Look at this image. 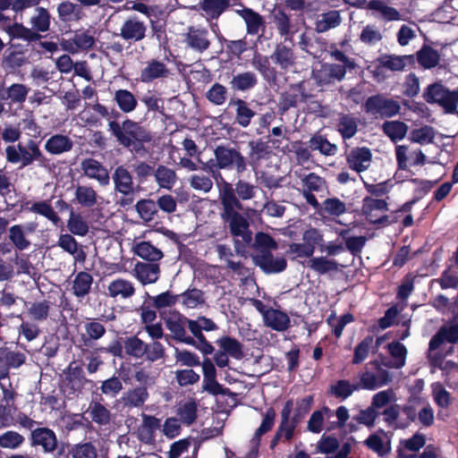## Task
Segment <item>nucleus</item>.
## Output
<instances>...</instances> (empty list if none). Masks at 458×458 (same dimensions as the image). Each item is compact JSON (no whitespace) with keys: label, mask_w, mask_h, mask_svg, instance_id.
I'll return each instance as SVG.
<instances>
[{"label":"nucleus","mask_w":458,"mask_h":458,"mask_svg":"<svg viewBox=\"0 0 458 458\" xmlns=\"http://www.w3.org/2000/svg\"><path fill=\"white\" fill-rule=\"evenodd\" d=\"M85 334L81 335V344L78 346L82 351L83 347L90 348L93 343L101 339L106 333L105 326L98 319H89L83 325Z\"/></svg>","instance_id":"obj_19"},{"label":"nucleus","mask_w":458,"mask_h":458,"mask_svg":"<svg viewBox=\"0 0 458 458\" xmlns=\"http://www.w3.org/2000/svg\"><path fill=\"white\" fill-rule=\"evenodd\" d=\"M72 458H97V450L90 442L74 445L70 450Z\"/></svg>","instance_id":"obj_64"},{"label":"nucleus","mask_w":458,"mask_h":458,"mask_svg":"<svg viewBox=\"0 0 458 458\" xmlns=\"http://www.w3.org/2000/svg\"><path fill=\"white\" fill-rule=\"evenodd\" d=\"M26 355L6 346L0 347V380L9 377L10 370L19 369L26 362Z\"/></svg>","instance_id":"obj_13"},{"label":"nucleus","mask_w":458,"mask_h":458,"mask_svg":"<svg viewBox=\"0 0 458 458\" xmlns=\"http://www.w3.org/2000/svg\"><path fill=\"white\" fill-rule=\"evenodd\" d=\"M423 98L429 104H438L446 113L453 114L458 105V90H450L441 82H435L426 88Z\"/></svg>","instance_id":"obj_5"},{"label":"nucleus","mask_w":458,"mask_h":458,"mask_svg":"<svg viewBox=\"0 0 458 458\" xmlns=\"http://www.w3.org/2000/svg\"><path fill=\"white\" fill-rule=\"evenodd\" d=\"M89 380L86 378L83 369L81 366L69 365L65 372L64 386L71 393L81 392Z\"/></svg>","instance_id":"obj_32"},{"label":"nucleus","mask_w":458,"mask_h":458,"mask_svg":"<svg viewBox=\"0 0 458 458\" xmlns=\"http://www.w3.org/2000/svg\"><path fill=\"white\" fill-rule=\"evenodd\" d=\"M401 70V56L382 55L374 63L373 77L381 81L386 79V72H396Z\"/></svg>","instance_id":"obj_25"},{"label":"nucleus","mask_w":458,"mask_h":458,"mask_svg":"<svg viewBox=\"0 0 458 458\" xmlns=\"http://www.w3.org/2000/svg\"><path fill=\"white\" fill-rule=\"evenodd\" d=\"M134 276L141 284L156 283L160 276V267L157 263L138 261L133 268Z\"/></svg>","instance_id":"obj_27"},{"label":"nucleus","mask_w":458,"mask_h":458,"mask_svg":"<svg viewBox=\"0 0 458 458\" xmlns=\"http://www.w3.org/2000/svg\"><path fill=\"white\" fill-rule=\"evenodd\" d=\"M309 148L312 151L318 150L324 156H335L337 152V146L331 143L321 134H314L309 140Z\"/></svg>","instance_id":"obj_47"},{"label":"nucleus","mask_w":458,"mask_h":458,"mask_svg":"<svg viewBox=\"0 0 458 458\" xmlns=\"http://www.w3.org/2000/svg\"><path fill=\"white\" fill-rule=\"evenodd\" d=\"M417 61L424 69H431L438 65L440 55L437 50L430 46L423 45L416 53Z\"/></svg>","instance_id":"obj_46"},{"label":"nucleus","mask_w":458,"mask_h":458,"mask_svg":"<svg viewBox=\"0 0 458 458\" xmlns=\"http://www.w3.org/2000/svg\"><path fill=\"white\" fill-rule=\"evenodd\" d=\"M368 8L377 12L379 17L386 21L401 20L400 13L395 8L385 4L381 0H371L368 4Z\"/></svg>","instance_id":"obj_50"},{"label":"nucleus","mask_w":458,"mask_h":458,"mask_svg":"<svg viewBox=\"0 0 458 458\" xmlns=\"http://www.w3.org/2000/svg\"><path fill=\"white\" fill-rule=\"evenodd\" d=\"M136 293L134 284L125 278L118 277L111 281L107 286V295L114 299L126 300Z\"/></svg>","instance_id":"obj_26"},{"label":"nucleus","mask_w":458,"mask_h":458,"mask_svg":"<svg viewBox=\"0 0 458 458\" xmlns=\"http://www.w3.org/2000/svg\"><path fill=\"white\" fill-rule=\"evenodd\" d=\"M57 244L64 251L68 252L71 255H73L76 260H85L86 254L83 251V250H79V243L72 235L69 233L61 234Z\"/></svg>","instance_id":"obj_48"},{"label":"nucleus","mask_w":458,"mask_h":458,"mask_svg":"<svg viewBox=\"0 0 458 458\" xmlns=\"http://www.w3.org/2000/svg\"><path fill=\"white\" fill-rule=\"evenodd\" d=\"M215 159L203 163L202 169L209 174L216 181L217 184L227 182L220 170H235L238 174L247 170L246 157L235 148L228 145H218L214 150Z\"/></svg>","instance_id":"obj_3"},{"label":"nucleus","mask_w":458,"mask_h":458,"mask_svg":"<svg viewBox=\"0 0 458 458\" xmlns=\"http://www.w3.org/2000/svg\"><path fill=\"white\" fill-rule=\"evenodd\" d=\"M112 179L114 190L122 194L117 203L123 207L131 206L135 199L133 178L130 171L123 165L115 167Z\"/></svg>","instance_id":"obj_6"},{"label":"nucleus","mask_w":458,"mask_h":458,"mask_svg":"<svg viewBox=\"0 0 458 458\" xmlns=\"http://www.w3.org/2000/svg\"><path fill=\"white\" fill-rule=\"evenodd\" d=\"M29 91L30 89L21 83H13L7 88L2 85L0 86V100L21 104L26 100Z\"/></svg>","instance_id":"obj_35"},{"label":"nucleus","mask_w":458,"mask_h":458,"mask_svg":"<svg viewBox=\"0 0 458 458\" xmlns=\"http://www.w3.org/2000/svg\"><path fill=\"white\" fill-rule=\"evenodd\" d=\"M30 140L26 145L19 142L17 145H8L5 148V158L7 163L20 165V167L30 165L31 152L30 150Z\"/></svg>","instance_id":"obj_20"},{"label":"nucleus","mask_w":458,"mask_h":458,"mask_svg":"<svg viewBox=\"0 0 458 458\" xmlns=\"http://www.w3.org/2000/svg\"><path fill=\"white\" fill-rule=\"evenodd\" d=\"M108 131L120 146L139 157L148 153L146 144L153 140L149 130L128 117L121 123L117 120L109 121Z\"/></svg>","instance_id":"obj_2"},{"label":"nucleus","mask_w":458,"mask_h":458,"mask_svg":"<svg viewBox=\"0 0 458 458\" xmlns=\"http://www.w3.org/2000/svg\"><path fill=\"white\" fill-rule=\"evenodd\" d=\"M251 64L265 80L275 81L276 79V71L271 67L267 56L257 53L254 55Z\"/></svg>","instance_id":"obj_51"},{"label":"nucleus","mask_w":458,"mask_h":458,"mask_svg":"<svg viewBox=\"0 0 458 458\" xmlns=\"http://www.w3.org/2000/svg\"><path fill=\"white\" fill-rule=\"evenodd\" d=\"M81 167L87 177L97 180L100 185L109 184V173L98 160L85 158L81 161Z\"/></svg>","instance_id":"obj_22"},{"label":"nucleus","mask_w":458,"mask_h":458,"mask_svg":"<svg viewBox=\"0 0 458 458\" xmlns=\"http://www.w3.org/2000/svg\"><path fill=\"white\" fill-rule=\"evenodd\" d=\"M270 59L281 69L287 71L295 64V55L293 47L284 43L276 46Z\"/></svg>","instance_id":"obj_33"},{"label":"nucleus","mask_w":458,"mask_h":458,"mask_svg":"<svg viewBox=\"0 0 458 458\" xmlns=\"http://www.w3.org/2000/svg\"><path fill=\"white\" fill-rule=\"evenodd\" d=\"M147 30L145 22L134 14L124 20L118 35L129 44H133L146 38Z\"/></svg>","instance_id":"obj_9"},{"label":"nucleus","mask_w":458,"mask_h":458,"mask_svg":"<svg viewBox=\"0 0 458 458\" xmlns=\"http://www.w3.org/2000/svg\"><path fill=\"white\" fill-rule=\"evenodd\" d=\"M114 101L123 114L133 112L138 106V99L135 95L128 89H117L114 94Z\"/></svg>","instance_id":"obj_39"},{"label":"nucleus","mask_w":458,"mask_h":458,"mask_svg":"<svg viewBox=\"0 0 458 458\" xmlns=\"http://www.w3.org/2000/svg\"><path fill=\"white\" fill-rule=\"evenodd\" d=\"M183 42L186 44L187 47L199 54H203L208 50L211 46L209 32L203 27H188Z\"/></svg>","instance_id":"obj_11"},{"label":"nucleus","mask_w":458,"mask_h":458,"mask_svg":"<svg viewBox=\"0 0 458 458\" xmlns=\"http://www.w3.org/2000/svg\"><path fill=\"white\" fill-rule=\"evenodd\" d=\"M272 21L281 37L286 38L293 34V26L290 15H288L284 10L278 9L275 11L272 14Z\"/></svg>","instance_id":"obj_53"},{"label":"nucleus","mask_w":458,"mask_h":458,"mask_svg":"<svg viewBox=\"0 0 458 458\" xmlns=\"http://www.w3.org/2000/svg\"><path fill=\"white\" fill-rule=\"evenodd\" d=\"M178 299L182 298V303L190 309H194L205 302L204 293L198 288L188 289L181 294H177Z\"/></svg>","instance_id":"obj_63"},{"label":"nucleus","mask_w":458,"mask_h":458,"mask_svg":"<svg viewBox=\"0 0 458 458\" xmlns=\"http://www.w3.org/2000/svg\"><path fill=\"white\" fill-rule=\"evenodd\" d=\"M59 21L66 25L79 21L84 15L81 5L65 0L56 7Z\"/></svg>","instance_id":"obj_30"},{"label":"nucleus","mask_w":458,"mask_h":458,"mask_svg":"<svg viewBox=\"0 0 458 458\" xmlns=\"http://www.w3.org/2000/svg\"><path fill=\"white\" fill-rule=\"evenodd\" d=\"M263 321L267 327L277 332L287 330L291 324V319L285 312L272 307H270V311Z\"/></svg>","instance_id":"obj_38"},{"label":"nucleus","mask_w":458,"mask_h":458,"mask_svg":"<svg viewBox=\"0 0 458 458\" xmlns=\"http://www.w3.org/2000/svg\"><path fill=\"white\" fill-rule=\"evenodd\" d=\"M360 390V385L351 384L347 379H340L332 385L330 392L336 398L345 400L352 394L354 391Z\"/></svg>","instance_id":"obj_60"},{"label":"nucleus","mask_w":458,"mask_h":458,"mask_svg":"<svg viewBox=\"0 0 458 458\" xmlns=\"http://www.w3.org/2000/svg\"><path fill=\"white\" fill-rule=\"evenodd\" d=\"M125 353L131 357L140 359L146 352V343L138 336H129L123 341Z\"/></svg>","instance_id":"obj_57"},{"label":"nucleus","mask_w":458,"mask_h":458,"mask_svg":"<svg viewBox=\"0 0 458 458\" xmlns=\"http://www.w3.org/2000/svg\"><path fill=\"white\" fill-rule=\"evenodd\" d=\"M337 131L344 140L352 138L358 131V123L351 114H342L338 120Z\"/></svg>","instance_id":"obj_54"},{"label":"nucleus","mask_w":458,"mask_h":458,"mask_svg":"<svg viewBox=\"0 0 458 458\" xmlns=\"http://www.w3.org/2000/svg\"><path fill=\"white\" fill-rule=\"evenodd\" d=\"M227 95V88L219 82H216L206 92L205 97L211 104L222 106L226 102Z\"/></svg>","instance_id":"obj_61"},{"label":"nucleus","mask_w":458,"mask_h":458,"mask_svg":"<svg viewBox=\"0 0 458 458\" xmlns=\"http://www.w3.org/2000/svg\"><path fill=\"white\" fill-rule=\"evenodd\" d=\"M259 83L255 72L247 71L233 74L229 82L233 91L248 92L253 89Z\"/></svg>","instance_id":"obj_34"},{"label":"nucleus","mask_w":458,"mask_h":458,"mask_svg":"<svg viewBox=\"0 0 458 458\" xmlns=\"http://www.w3.org/2000/svg\"><path fill=\"white\" fill-rule=\"evenodd\" d=\"M75 199L84 208H92L98 203V193L91 187L78 185L75 189Z\"/></svg>","instance_id":"obj_52"},{"label":"nucleus","mask_w":458,"mask_h":458,"mask_svg":"<svg viewBox=\"0 0 458 458\" xmlns=\"http://www.w3.org/2000/svg\"><path fill=\"white\" fill-rule=\"evenodd\" d=\"M170 75L171 71L163 61L152 58L147 61L145 67L140 70V81L150 83L156 80L167 79Z\"/></svg>","instance_id":"obj_14"},{"label":"nucleus","mask_w":458,"mask_h":458,"mask_svg":"<svg viewBox=\"0 0 458 458\" xmlns=\"http://www.w3.org/2000/svg\"><path fill=\"white\" fill-rule=\"evenodd\" d=\"M154 176L157 184L164 189L170 190L176 181L175 172L163 165H159L157 168L155 169Z\"/></svg>","instance_id":"obj_55"},{"label":"nucleus","mask_w":458,"mask_h":458,"mask_svg":"<svg viewBox=\"0 0 458 458\" xmlns=\"http://www.w3.org/2000/svg\"><path fill=\"white\" fill-rule=\"evenodd\" d=\"M238 15L244 21L246 25V31L248 35L256 36L261 32L260 38L267 27L265 18L250 7H243L237 10Z\"/></svg>","instance_id":"obj_16"},{"label":"nucleus","mask_w":458,"mask_h":458,"mask_svg":"<svg viewBox=\"0 0 458 458\" xmlns=\"http://www.w3.org/2000/svg\"><path fill=\"white\" fill-rule=\"evenodd\" d=\"M37 14L30 18L32 30L36 32H47L50 28V13L45 7H37Z\"/></svg>","instance_id":"obj_58"},{"label":"nucleus","mask_w":458,"mask_h":458,"mask_svg":"<svg viewBox=\"0 0 458 458\" xmlns=\"http://www.w3.org/2000/svg\"><path fill=\"white\" fill-rule=\"evenodd\" d=\"M444 343L457 344L458 343V324L451 322L445 324L431 337L428 344V351L437 350Z\"/></svg>","instance_id":"obj_17"},{"label":"nucleus","mask_w":458,"mask_h":458,"mask_svg":"<svg viewBox=\"0 0 458 458\" xmlns=\"http://www.w3.org/2000/svg\"><path fill=\"white\" fill-rule=\"evenodd\" d=\"M72 140L64 134L55 133L50 136L45 142V150L51 155H62L72 149Z\"/></svg>","instance_id":"obj_31"},{"label":"nucleus","mask_w":458,"mask_h":458,"mask_svg":"<svg viewBox=\"0 0 458 458\" xmlns=\"http://www.w3.org/2000/svg\"><path fill=\"white\" fill-rule=\"evenodd\" d=\"M388 210V205L383 199H374L367 196L362 200L361 213L366 220L376 225L377 228L386 227L393 223L397 222L400 210H396L390 215L384 214Z\"/></svg>","instance_id":"obj_4"},{"label":"nucleus","mask_w":458,"mask_h":458,"mask_svg":"<svg viewBox=\"0 0 458 458\" xmlns=\"http://www.w3.org/2000/svg\"><path fill=\"white\" fill-rule=\"evenodd\" d=\"M229 6V0H201L199 2V8L207 20H217Z\"/></svg>","instance_id":"obj_37"},{"label":"nucleus","mask_w":458,"mask_h":458,"mask_svg":"<svg viewBox=\"0 0 458 458\" xmlns=\"http://www.w3.org/2000/svg\"><path fill=\"white\" fill-rule=\"evenodd\" d=\"M30 441L32 447H41L45 454H53L58 446L56 434L47 427L36 428L31 430Z\"/></svg>","instance_id":"obj_10"},{"label":"nucleus","mask_w":458,"mask_h":458,"mask_svg":"<svg viewBox=\"0 0 458 458\" xmlns=\"http://www.w3.org/2000/svg\"><path fill=\"white\" fill-rule=\"evenodd\" d=\"M92 283L93 277L89 273L79 272L72 281V293L79 299L84 298L90 293Z\"/></svg>","instance_id":"obj_42"},{"label":"nucleus","mask_w":458,"mask_h":458,"mask_svg":"<svg viewBox=\"0 0 458 458\" xmlns=\"http://www.w3.org/2000/svg\"><path fill=\"white\" fill-rule=\"evenodd\" d=\"M308 267L318 275H326L338 270V263L335 259L327 257H313L308 261Z\"/></svg>","instance_id":"obj_49"},{"label":"nucleus","mask_w":458,"mask_h":458,"mask_svg":"<svg viewBox=\"0 0 458 458\" xmlns=\"http://www.w3.org/2000/svg\"><path fill=\"white\" fill-rule=\"evenodd\" d=\"M219 215L225 227L230 234L236 239L235 250L238 253L243 251L244 244L240 240L250 244L252 241V232L250 229L249 211L244 208L242 202L239 201L232 190V183L225 182L219 190Z\"/></svg>","instance_id":"obj_1"},{"label":"nucleus","mask_w":458,"mask_h":458,"mask_svg":"<svg viewBox=\"0 0 458 458\" xmlns=\"http://www.w3.org/2000/svg\"><path fill=\"white\" fill-rule=\"evenodd\" d=\"M311 97L312 95L306 92L303 82L292 84L288 90L279 96L278 112L284 114L291 108H296L300 102H307Z\"/></svg>","instance_id":"obj_8"},{"label":"nucleus","mask_w":458,"mask_h":458,"mask_svg":"<svg viewBox=\"0 0 458 458\" xmlns=\"http://www.w3.org/2000/svg\"><path fill=\"white\" fill-rule=\"evenodd\" d=\"M254 261L267 274L283 272L287 267V261L284 257L275 259L272 252L256 255Z\"/></svg>","instance_id":"obj_28"},{"label":"nucleus","mask_w":458,"mask_h":458,"mask_svg":"<svg viewBox=\"0 0 458 458\" xmlns=\"http://www.w3.org/2000/svg\"><path fill=\"white\" fill-rule=\"evenodd\" d=\"M4 30L12 39L19 38L28 42H35L42 38L39 33L32 30V29L25 27L22 23L18 22L8 25Z\"/></svg>","instance_id":"obj_40"},{"label":"nucleus","mask_w":458,"mask_h":458,"mask_svg":"<svg viewBox=\"0 0 458 458\" xmlns=\"http://www.w3.org/2000/svg\"><path fill=\"white\" fill-rule=\"evenodd\" d=\"M50 311V301L43 300L41 301H34L28 309V314L35 321H45L47 319Z\"/></svg>","instance_id":"obj_62"},{"label":"nucleus","mask_w":458,"mask_h":458,"mask_svg":"<svg viewBox=\"0 0 458 458\" xmlns=\"http://www.w3.org/2000/svg\"><path fill=\"white\" fill-rule=\"evenodd\" d=\"M203 372V391L212 395L227 394L230 390L224 387L216 380V369L209 358H205L201 363Z\"/></svg>","instance_id":"obj_12"},{"label":"nucleus","mask_w":458,"mask_h":458,"mask_svg":"<svg viewBox=\"0 0 458 458\" xmlns=\"http://www.w3.org/2000/svg\"><path fill=\"white\" fill-rule=\"evenodd\" d=\"M277 247L276 242L270 234L263 232L256 233L254 242L256 255H264L267 252H271L272 250H276Z\"/></svg>","instance_id":"obj_59"},{"label":"nucleus","mask_w":458,"mask_h":458,"mask_svg":"<svg viewBox=\"0 0 458 458\" xmlns=\"http://www.w3.org/2000/svg\"><path fill=\"white\" fill-rule=\"evenodd\" d=\"M216 344L222 351L235 360L244 357L243 344L234 337L224 335L217 339Z\"/></svg>","instance_id":"obj_41"},{"label":"nucleus","mask_w":458,"mask_h":458,"mask_svg":"<svg viewBox=\"0 0 458 458\" xmlns=\"http://www.w3.org/2000/svg\"><path fill=\"white\" fill-rule=\"evenodd\" d=\"M293 408V401L292 399L287 400L281 411V421L276 429V433H279L284 441L290 442L294 437V431L298 427L297 423H293L291 418V413Z\"/></svg>","instance_id":"obj_24"},{"label":"nucleus","mask_w":458,"mask_h":458,"mask_svg":"<svg viewBox=\"0 0 458 458\" xmlns=\"http://www.w3.org/2000/svg\"><path fill=\"white\" fill-rule=\"evenodd\" d=\"M228 106L235 107L234 123L242 128L250 126L252 119L257 114L250 107V103L240 98H231Z\"/></svg>","instance_id":"obj_21"},{"label":"nucleus","mask_w":458,"mask_h":458,"mask_svg":"<svg viewBox=\"0 0 458 458\" xmlns=\"http://www.w3.org/2000/svg\"><path fill=\"white\" fill-rule=\"evenodd\" d=\"M362 107L367 114L381 117H391L399 113L400 110L397 101L387 98L381 94L369 97Z\"/></svg>","instance_id":"obj_7"},{"label":"nucleus","mask_w":458,"mask_h":458,"mask_svg":"<svg viewBox=\"0 0 458 458\" xmlns=\"http://www.w3.org/2000/svg\"><path fill=\"white\" fill-rule=\"evenodd\" d=\"M21 208L23 210L32 212L46 217L55 225H58L61 222V218L58 216L54 208L47 200H40L36 202L27 200L21 205Z\"/></svg>","instance_id":"obj_29"},{"label":"nucleus","mask_w":458,"mask_h":458,"mask_svg":"<svg viewBox=\"0 0 458 458\" xmlns=\"http://www.w3.org/2000/svg\"><path fill=\"white\" fill-rule=\"evenodd\" d=\"M372 153L368 147H355L346 154L348 166L357 173L366 171L370 165Z\"/></svg>","instance_id":"obj_18"},{"label":"nucleus","mask_w":458,"mask_h":458,"mask_svg":"<svg viewBox=\"0 0 458 458\" xmlns=\"http://www.w3.org/2000/svg\"><path fill=\"white\" fill-rule=\"evenodd\" d=\"M135 209L140 217L147 223L151 222L158 212L157 202L150 199H140L135 205Z\"/></svg>","instance_id":"obj_56"},{"label":"nucleus","mask_w":458,"mask_h":458,"mask_svg":"<svg viewBox=\"0 0 458 458\" xmlns=\"http://www.w3.org/2000/svg\"><path fill=\"white\" fill-rule=\"evenodd\" d=\"M342 18L339 11L332 10L320 14L315 22V30L319 33L326 32L340 25Z\"/></svg>","instance_id":"obj_45"},{"label":"nucleus","mask_w":458,"mask_h":458,"mask_svg":"<svg viewBox=\"0 0 458 458\" xmlns=\"http://www.w3.org/2000/svg\"><path fill=\"white\" fill-rule=\"evenodd\" d=\"M142 423L138 428V438L140 442L152 445L156 441V431L161 427V420L153 415L141 414Z\"/></svg>","instance_id":"obj_23"},{"label":"nucleus","mask_w":458,"mask_h":458,"mask_svg":"<svg viewBox=\"0 0 458 458\" xmlns=\"http://www.w3.org/2000/svg\"><path fill=\"white\" fill-rule=\"evenodd\" d=\"M187 320V317L176 312L165 320V326L175 341L186 344H194L195 339L186 333Z\"/></svg>","instance_id":"obj_15"},{"label":"nucleus","mask_w":458,"mask_h":458,"mask_svg":"<svg viewBox=\"0 0 458 458\" xmlns=\"http://www.w3.org/2000/svg\"><path fill=\"white\" fill-rule=\"evenodd\" d=\"M149 397L146 386H139L127 390L123 396V403L128 408L142 407Z\"/></svg>","instance_id":"obj_36"},{"label":"nucleus","mask_w":458,"mask_h":458,"mask_svg":"<svg viewBox=\"0 0 458 458\" xmlns=\"http://www.w3.org/2000/svg\"><path fill=\"white\" fill-rule=\"evenodd\" d=\"M87 412L91 421L98 426H106L111 421V411L101 403L92 401L89 403Z\"/></svg>","instance_id":"obj_44"},{"label":"nucleus","mask_w":458,"mask_h":458,"mask_svg":"<svg viewBox=\"0 0 458 458\" xmlns=\"http://www.w3.org/2000/svg\"><path fill=\"white\" fill-rule=\"evenodd\" d=\"M133 250L138 257L150 263H155L164 257L162 250L149 242L143 241L138 242L135 244Z\"/></svg>","instance_id":"obj_43"}]
</instances>
